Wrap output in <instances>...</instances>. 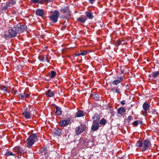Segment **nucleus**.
<instances>
[{
    "mask_svg": "<svg viewBox=\"0 0 159 159\" xmlns=\"http://www.w3.org/2000/svg\"><path fill=\"white\" fill-rule=\"evenodd\" d=\"M38 137L36 134L33 133L31 134L26 139L27 146L29 148H31L34 143Z\"/></svg>",
    "mask_w": 159,
    "mask_h": 159,
    "instance_id": "nucleus-1",
    "label": "nucleus"
},
{
    "mask_svg": "<svg viewBox=\"0 0 159 159\" xmlns=\"http://www.w3.org/2000/svg\"><path fill=\"white\" fill-rule=\"evenodd\" d=\"M51 15L49 16L50 20L53 23H56L60 16L59 11L58 10H54L51 11Z\"/></svg>",
    "mask_w": 159,
    "mask_h": 159,
    "instance_id": "nucleus-2",
    "label": "nucleus"
},
{
    "mask_svg": "<svg viewBox=\"0 0 159 159\" xmlns=\"http://www.w3.org/2000/svg\"><path fill=\"white\" fill-rule=\"evenodd\" d=\"M86 125L85 124L82 123L78 127H76L75 130L76 135H78L82 133L86 128Z\"/></svg>",
    "mask_w": 159,
    "mask_h": 159,
    "instance_id": "nucleus-3",
    "label": "nucleus"
},
{
    "mask_svg": "<svg viewBox=\"0 0 159 159\" xmlns=\"http://www.w3.org/2000/svg\"><path fill=\"white\" fill-rule=\"evenodd\" d=\"M68 6L64 7L62 8L60 10L61 12L63 13H67V14L64 16V18L66 19H68L70 18L71 16L70 12V11Z\"/></svg>",
    "mask_w": 159,
    "mask_h": 159,
    "instance_id": "nucleus-4",
    "label": "nucleus"
},
{
    "mask_svg": "<svg viewBox=\"0 0 159 159\" xmlns=\"http://www.w3.org/2000/svg\"><path fill=\"white\" fill-rule=\"evenodd\" d=\"M16 27L17 30V31L18 32V34L24 32V31L26 30L27 29V27L26 25H22L20 24H18Z\"/></svg>",
    "mask_w": 159,
    "mask_h": 159,
    "instance_id": "nucleus-5",
    "label": "nucleus"
},
{
    "mask_svg": "<svg viewBox=\"0 0 159 159\" xmlns=\"http://www.w3.org/2000/svg\"><path fill=\"white\" fill-rule=\"evenodd\" d=\"M17 30L16 27H14L9 30V36L11 37H15L16 36L17 34H18L17 32Z\"/></svg>",
    "mask_w": 159,
    "mask_h": 159,
    "instance_id": "nucleus-6",
    "label": "nucleus"
},
{
    "mask_svg": "<svg viewBox=\"0 0 159 159\" xmlns=\"http://www.w3.org/2000/svg\"><path fill=\"white\" fill-rule=\"evenodd\" d=\"M143 114L144 116H146L147 115V111H148L149 110V106L147 103L144 102L143 105Z\"/></svg>",
    "mask_w": 159,
    "mask_h": 159,
    "instance_id": "nucleus-7",
    "label": "nucleus"
},
{
    "mask_svg": "<svg viewBox=\"0 0 159 159\" xmlns=\"http://www.w3.org/2000/svg\"><path fill=\"white\" fill-rule=\"evenodd\" d=\"M99 128V124L98 121H93L91 129L93 131H96Z\"/></svg>",
    "mask_w": 159,
    "mask_h": 159,
    "instance_id": "nucleus-8",
    "label": "nucleus"
},
{
    "mask_svg": "<svg viewBox=\"0 0 159 159\" xmlns=\"http://www.w3.org/2000/svg\"><path fill=\"white\" fill-rule=\"evenodd\" d=\"M149 144V140L148 139H145L144 141L143 142V147L142 148V151H145L146 149L148 148Z\"/></svg>",
    "mask_w": 159,
    "mask_h": 159,
    "instance_id": "nucleus-9",
    "label": "nucleus"
},
{
    "mask_svg": "<svg viewBox=\"0 0 159 159\" xmlns=\"http://www.w3.org/2000/svg\"><path fill=\"white\" fill-rule=\"evenodd\" d=\"M70 120V119L69 118L66 120H62L60 121L59 124L61 126H65L68 124Z\"/></svg>",
    "mask_w": 159,
    "mask_h": 159,
    "instance_id": "nucleus-10",
    "label": "nucleus"
},
{
    "mask_svg": "<svg viewBox=\"0 0 159 159\" xmlns=\"http://www.w3.org/2000/svg\"><path fill=\"white\" fill-rule=\"evenodd\" d=\"M13 151L18 154H20L23 152V150L21 147L16 146L13 149Z\"/></svg>",
    "mask_w": 159,
    "mask_h": 159,
    "instance_id": "nucleus-11",
    "label": "nucleus"
},
{
    "mask_svg": "<svg viewBox=\"0 0 159 159\" xmlns=\"http://www.w3.org/2000/svg\"><path fill=\"white\" fill-rule=\"evenodd\" d=\"M45 94L47 97H53L55 95V92L51 89H48L46 92Z\"/></svg>",
    "mask_w": 159,
    "mask_h": 159,
    "instance_id": "nucleus-12",
    "label": "nucleus"
},
{
    "mask_svg": "<svg viewBox=\"0 0 159 159\" xmlns=\"http://www.w3.org/2000/svg\"><path fill=\"white\" fill-rule=\"evenodd\" d=\"M23 115L26 119H30L31 118L30 114L29 112L25 111L23 112Z\"/></svg>",
    "mask_w": 159,
    "mask_h": 159,
    "instance_id": "nucleus-13",
    "label": "nucleus"
},
{
    "mask_svg": "<svg viewBox=\"0 0 159 159\" xmlns=\"http://www.w3.org/2000/svg\"><path fill=\"white\" fill-rule=\"evenodd\" d=\"M84 115V113L82 111L79 110L76 113L75 116L76 117H83Z\"/></svg>",
    "mask_w": 159,
    "mask_h": 159,
    "instance_id": "nucleus-14",
    "label": "nucleus"
},
{
    "mask_svg": "<svg viewBox=\"0 0 159 159\" xmlns=\"http://www.w3.org/2000/svg\"><path fill=\"white\" fill-rule=\"evenodd\" d=\"M157 114V112L155 110H154L151 108V109L150 108V118L156 115Z\"/></svg>",
    "mask_w": 159,
    "mask_h": 159,
    "instance_id": "nucleus-15",
    "label": "nucleus"
},
{
    "mask_svg": "<svg viewBox=\"0 0 159 159\" xmlns=\"http://www.w3.org/2000/svg\"><path fill=\"white\" fill-rule=\"evenodd\" d=\"M19 98L21 99H24V98H29L30 97V95L29 94H26L24 93V94H19Z\"/></svg>",
    "mask_w": 159,
    "mask_h": 159,
    "instance_id": "nucleus-16",
    "label": "nucleus"
},
{
    "mask_svg": "<svg viewBox=\"0 0 159 159\" xmlns=\"http://www.w3.org/2000/svg\"><path fill=\"white\" fill-rule=\"evenodd\" d=\"M126 110L123 107H121L117 109V112L120 114L125 112Z\"/></svg>",
    "mask_w": 159,
    "mask_h": 159,
    "instance_id": "nucleus-17",
    "label": "nucleus"
},
{
    "mask_svg": "<svg viewBox=\"0 0 159 159\" xmlns=\"http://www.w3.org/2000/svg\"><path fill=\"white\" fill-rule=\"evenodd\" d=\"M122 80V78L121 77L120 78H118L116 80H114L113 82V83L115 85H116L120 82H121Z\"/></svg>",
    "mask_w": 159,
    "mask_h": 159,
    "instance_id": "nucleus-18",
    "label": "nucleus"
},
{
    "mask_svg": "<svg viewBox=\"0 0 159 159\" xmlns=\"http://www.w3.org/2000/svg\"><path fill=\"white\" fill-rule=\"evenodd\" d=\"M0 89L3 91L4 92H8V88L7 86L2 85L0 86Z\"/></svg>",
    "mask_w": 159,
    "mask_h": 159,
    "instance_id": "nucleus-19",
    "label": "nucleus"
},
{
    "mask_svg": "<svg viewBox=\"0 0 159 159\" xmlns=\"http://www.w3.org/2000/svg\"><path fill=\"white\" fill-rule=\"evenodd\" d=\"M36 14L39 16H42L43 15V10L38 9L36 11Z\"/></svg>",
    "mask_w": 159,
    "mask_h": 159,
    "instance_id": "nucleus-20",
    "label": "nucleus"
},
{
    "mask_svg": "<svg viewBox=\"0 0 159 159\" xmlns=\"http://www.w3.org/2000/svg\"><path fill=\"white\" fill-rule=\"evenodd\" d=\"M61 113V108L59 107H56V114L57 115H60Z\"/></svg>",
    "mask_w": 159,
    "mask_h": 159,
    "instance_id": "nucleus-21",
    "label": "nucleus"
},
{
    "mask_svg": "<svg viewBox=\"0 0 159 159\" xmlns=\"http://www.w3.org/2000/svg\"><path fill=\"white\" fill-rule=\"evenodd\" d=\"M56 75V72L54 71H51L49 74V76L50 78H54Z\"/></svg>",
    "mask_w": 159,
    "mask_h": 159,
    "instance_id": "nucleus-22",
    "label": "nucleus"
},
{
    "mask_svg": "<svg viewBox=\"0 0 159 159\" xmlns=\"http://www.w3.org/2000/svg\"><path fill=\"white\" fill-rule=\"evenodd\" d=\"M85 14L87 17L89 19H92L93 17L92 13L90 12H86Z\"/></svg>",
    "mask_w": 159,
    "mask_h": 159,
    "instance_id": "nucleus-23",
    "label": "nucleus"
},
{
    "mask_svg": "<svg viewBox=\"0 0 159 159\" xmlns=\"http://www.w3.org/2000/svg\"><path fill=\"white\" fill-rule=\"evenodd\" d=\"M87 20V19L85 17H80L78 19V20L79 22L84 23Z\"/></svg>",
    "mask_w": 159,
    "mask_h": 159,
    "instance_id": "nucleus-24",
    "label": "nucleus"
},
{
    "mask_svg": "<svg viewBox=\"0 0 159 159\" xmlns=\"http://www.w3.org/2000/svg\"><path fill=\"white\" fill-rule=\"evenodd\" d=\"M107 123L106 120L104 118H102L100 121L99 123L100 125H104Z\"/></svg>",
    "mask_w": 159,
    "mask_h": 159,
    "instance_id": "nucleus-25",
    "label": "nucleus"
},
{
    "mask_svg": "<svg viewBox=\"0 0 159 159\" xmlns=\"http://www.w3.org/2000/svg\"><path fill=\"white\" fill-rule=\"evenodd\" d=\"M159 75V70L154 71L152 73V76L153 77H156Z\"/></svg>",
    "mask_w": 159,
    "mask_h": 159,
    "instance_id": "nucleus-26",
    "label": "nucleus"
},
{
    "mask_svg": "<svg viewBox=\"0 0 159 159\" xmlns=\"http://www.w3.org/2000/svg\"><path fill=\"white\" fill-rule=\"evenodd\" d=\"M93 119L94 120L93 121H97L99 120V117L98 115H95L93 117Z\"/></svg>",
    "mask_w": 159,
    "mask_h": 159,
    "instance_id": "nucleus-27",
    "label": "nucleus"
},
{
    "mask_svg": "<svg viewBox=\"0 0 159 159\" xmlns=\"http://www.w3.org/2000/svg\"><path fill=\"white\" fill-rule=\"evenodd\" d=\"M143 142H141L140 141H139L136 143V146L137 147H141L143 146Z\"/></svg>",
    "mask_w": 159,
    "mask_h": 159,
    "instance_id": "nucleus-28",
    "label": "nucleus"
},
{
    "mask_svg": "<svg viewBox=\"0 0 159 159\" xmlns=\"http://www.w3.org/2000/svg\"><path fill=\"white\" fill-rule=\"evenodd\" d=\"M7 2L8 4H9L10 6H13L16 3L15 1L13 0H11L10 1H9L8 2Z\"/></svg>",
    "mask_w": 159,
    "mask_h": 159,
    "instance_id": "nucleus-29",
    "label": "nucleus"
},
{
    "mask_svg": "<svg viewBox=\"0 0 159 159\" xmlns=\"http://www.w3.org/2000/svg\"><path fill=\"white\" fill-rule=\"evenodd\" d=\"M14 154H13L12 152L10 151H8L5 154V155L7 156H8L11 155L14 156Z\"/></svg>",
    "mask_w": 159,
    "mask_h": 159,
    "instance_id": "nucleus-30",
    "label": "nucleus"
},
{
    "mask_svg": "<svg viewBox=\"0 0 159 159\" xmlns=\"http://www.w3.org/2000/svg\"><path fill=\"white\" fill-rule=\"evenodd\" d=\"M54 132L55 134L57 136H59L61 135V132L60 130H55Z\"/></svg>",
    "mask_w": 159,
    "mask_h": 159,
    "instance_id": "nucleus-31",
    "label": "nucleus"
},
{
    "mask_svg": "<svg viewBox=\"0 0 159 159\" xmlns=\"http://www.w3.org/2000/svg\"><path fill=\"white\" fill-rule=\"evenodd\" d=\"M10 7V6L9 4H8V2H7L6 5L3 7V9L4 10L6 11Z\"/></svg>",
    "mask_w": 159,
    "mask_h": 159,
    "instance_id": "nucleus-32",
    "label": "nucleus"
},
{
    "mask_svg": "<svg viewBox=\"0 0 159 159\" xmlns=\"http://www.w3.org/2000/svg\"><path fill=\"white\" fill-rule=\"evenodd\" d=\"M89 142V140L87 139H85V140H84V146H86L87 145L88 143Z\"/></svg>",
    "mask_w": 159,
    "mask_h": 159,
    "instance_id": "nucleus-33",
    "label": "nucleus"
},
{
    "mask_svg": "<svg viewBox=\"0 0 159 159\" xmlns=\"http://www.w3.org/2000/svg\"><path fill=\"white\" fill-rule=\"evenodd\" d=\"M122 42H123V41H121L120 40H118L116 43L117 45L119 46L120 44H124V43H122Z\"/></svg>",
    "mask_w": 159,
    "mask_h": 159,
    "instance_id": "nucleus-34",
    "label": "nucleus"
},
{
    "mask_svg": "<svg viewBox=\"0 0 159 159\" xmlns=\"http://www.w3.org/2000/svg\"><path fill=\"white\" fill-rule=\"evenodd\" d=\"M93 98L96 100H98L99 98L98 95V94H95L93 96Z\"/></svg>",
    "mask_w": 159,
    "mask_h": 159,
    "instance_id": "nucleus-35",
    "label": "nucleus"
},
{
    "mask_svg": "<svg viewBox=\"0 0 159 159\" xmlns=\"http://www.w3.org/2000/svg\"><path fill=\"white\" fill-rule=\"evenodd\" d=\"M87 52L86 51H84V52H81V55H82V56L85 55L87 54Z\"/></svg>",
    "mask_w": 159,
    "mask_h": 159,
    "instance_id": "nucleus-36",
    "label": "nucleus"
},
{
    "mask_svg": "<svg viewBox=\"0 0 159 159\" xmlns=\"http://www.w3.org/2000/svg\"><path fill=\"white\" fill-rule=\"evenodd\" d=\"M115 92L117 93H120V91L119 89L117 88L115 89Z\"/></svg>",
    "mask_w": 159,
    "mask_h": 159,
    "instance_id": "nucleus-37",
    "label": "nucleus"
},
{
    "mask_svg": "<svg viewBox=\"0 0 159 159\" xmlns=\"http://www.w3.org/2000/svg\"><path fill=\"white\" fill-rule=\"evenodd\" d=\"M32 2L34 3H39V0H31Z\"/></svg>",
    "mask_w": 159,
    "mask_h": 159,
    "instance_id": "nucleus-38",
    "label": "nucleus"
},
{
    "mask_svg": "<svg viewBox=\"0 0 159 159\" xmlns=\"http://www.w3.org/2000/svg\"><path fill=\"white\" fill-rule=\"evenodd\" d=\"M133 125L135 126H137L138 125V122L136 120L133 122Z\"/></svg>",
    "mask_w": 159,
    "mask_h": 159,
    "instance_id": "nucleus-39",
    "label": "nucleus"
},
{
    "mask_svg": "<svg viewBox=\"0 0 159 159\" xmlns=\"http://www.w3.org/2000/svg\"><path fill=\"white\" fill-rule=\"evenodd\" d=\"M133 117L131 116H129L128 117V120L129 121H130L133 120Z\"/></svg>",
    "mask_w": 159,
    "mask_h": 159,
    "instance_id": "nucleus-40",
    "label": "nucleus"
},
{
    "mask_svg": "<svg viewBox=\"0 0 159 159\" xmlns=\"http://www.w3.org/2000/svg\"><path fill=\"white\" fill-rule=\"evenodd\" d=\"M45 2V0H39V3H42Z\"/></svg>",
    "mask_w": 159,
    "mask_h": 159,
    "instance_id": "nucleus-41",
    "label": "nucleus"
},
{
    "mask_svg": "<svg viewBox=\"0 0 159 159\" xmlns=\"http://www.w3.org/2000/svg\"><path fill=\"white\" fill-rule=\"evenodd\" d=\"M95 0H89V2L91 4H93Z\"/></svg>",
    "mask_w": 159,
    "mask_h": 159,
    "instance_id": "nucleus-42",
    "label": "nucleus"
},
{
    "mask_svg": "<svg viewBox=\"0 0 159 159\" xmlns=\"http://www.w3.org/2000/svg\"><path fill=\"white\" fill-rule=\"evenodd\" d=\"M80 55H81V52H80V53H77L75 54V56H80Z\"/></svg>",
    "mask_w": 159,
    "mask_h": 159,
    "instance_id": "nucleus-43",
    "label": "nucleus"
},
{
    "mask_svg": "<svg viewBox=\"0 0 159 159\" xmlns=\"http://www.w3.org/2000/svg\"><path fill=\"white\" fill-rule=\"evenodd\" d=\"M121 103L122 105H124L125 104V101H121Z\"/></svg>",
    "mask_w": 159,
    "mask_h": 159,
    "instance_id": "nucleus-44",
    "label": "nucleus"
},
{
    "mask_svg": "<svg viewBox=\"0 0 159 159\" xmlns=\"http://www.w3.org/2000/svg\"><path fill=\"white\" fill-rule=\"evenodd\" d=\"M115 88H111V90L112 91L114 92V91H115Z\"/></svg>",
    "mask_w": 159,
    "mask_h": 159,
    "instance_id": "nucleus-45",
    "label": "nucleus"
},
{
    "mask_svg": "<svg viewBox=\"0 0 159 159\" xmlns=\"http://www.w3.org/2000/svg\"><path fill=\"white\" fill-rule=\"evenodd\" d=\"M52 0H45V2H50Z\"/></svg>",
    "mask_w": 159,
    "mask_h": 159,
    "instance_id": "nucleus-46",
    "label": "nucleus"
},
{
    "mask_svg": "<svg viewBox=\"0 0 159 159\" xmlns=\"http://www.w3.org/2000/svg\"><path fill=\"white\" fill-rule=\"evenodd\" d=\"M151 120H152L153 121H154V117H152L151 118Z\"/></svg>",
    "mask_w": 159,
    "mask_h": 159,
    "instance_id": "nucleus-47",
    "label": "nucleus"
},
{
    "mask_svg": "<svg viewBox=\"0 0 159 159\" xmlns=\"http://www.w3.org/2000/svg\"><path fill=\"white\" fill-rule=\"evenodd\" d=\"M118 159H123V158L122 157H121Z\"/></svg>",
    "mask_w": 159,
    "mask_h": 159,
    "instance_id": "nucleus-48",
    "label": "nucleus"
},
{
    "mask_svg": "<svg viewBox=\"0 0 159 159\" xmlns=\"http://www.w3.org/2000/svg\"><path fill=\"white\" fill-rule=\"evenodd\" d=\"M122 43H124V41L122 42Z\"/></svg>",
    "mask_w": 159,
    "mask_h": 159,
    "instance_id": "nucleus-49",
    "label": "nucleus"
},
{
    "mask_svg": "<svg viewBox=\"0 0 159 159\" xmlns=\"http://www.w3.org/2000/svg\"><path fill=\"white\" fill-rule=\"evenodd\" d=\"M121 73H123V72H122V71H121Z\"/></svg>",
    "mask_w": 159,
    "mask_h": 159,
    "instance_id": "nucleus-50",
    "label": "nucleus"
}]
</instances>
